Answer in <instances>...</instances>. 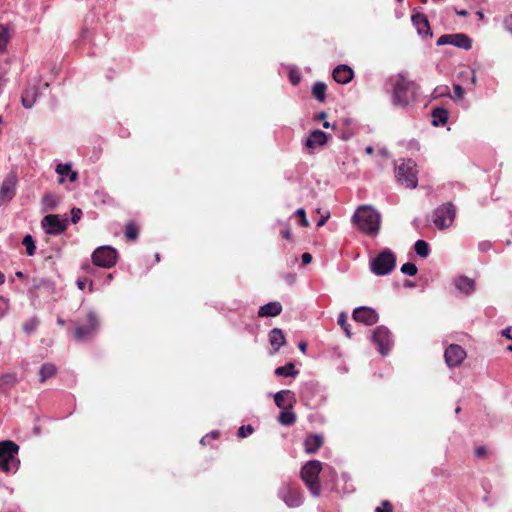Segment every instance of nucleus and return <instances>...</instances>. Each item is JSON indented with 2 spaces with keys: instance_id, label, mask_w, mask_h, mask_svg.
<instances>
[{
  "instance_id": "f257e3e1",
  "label": "nucleus",
  "mask_w": 512,
  "mask_h": 512,
  "mask_svg": "<svg viewBox=\"0 0 512 512\" xmlns=\"http://www.w3.org/2000/svg\"><path fill=\"white\" fill-rule=\"evenodd\" d=\"M417 85L402 73L392 83L391 103L396 108H407L416 100Z\"/></svg>"
},
{
  "instance_id": "f03ea898",
  "label": "nucleus",
  "mask_w": 512,
  "mask_h": 512,
  "mask_svg": "<svg viewBox=\"0 0 512 512\" xmlns=\"http://www.w3.org/2000/svg\"><path fill=\"white\" fill-rule=\"evenodd\" d=\"M353 222L365 234L376 236L380 230V213L371 206H360L352 217Z\"/></svg>"
},
{
  "instance_id": "7ed1b4c3",
  "label": "nucleus",
  "mask_w": 512,
  "mask_h": 512,
  "mask_svg": "<svg viewBox=\"0 0 512 512\" xmlns=\"http://www.w3.org/2000/svg\"><path fill=\"white\" fill-rule=\"evenodd\" d=\"M19 446L11 440L0 441V469L5 473H16L20 466Z\"/></svg>"
},
{
  "instance_id": "20e7f679",
  "label": "nucleus",
  "mask_w": 512,
  "mask_h": 512,
  "mask_svg": "<svg viewBox=\"0 0 512 512\" xmlns=\"http://www.w3.org/2000/svg\"><path fill=\"white\" fill-rule=\"evenodd\" d=\"M322 470V463L318 460L308 461L301 469V479L309 489L313 496H318L321 486L318 481L319 474Z\"/></svg>"
},
{
  "instance_id": "39448f33",
  "label": "nucleus",
  "mask_w": 512,
  "mask_h": 512,
  "mask_svg": "<svg viewBox=\"0 0 512 512\" xmlns=\"http://www.w3.org/2000/svg\"><path fill=\"white\" fill-rule=\"evenodd\" d=\"M396 266V255L389 249H383L375 258L370 261V270L377 276L390 274Z\"/></svg>"
},
{
  "instance_id": "423d86ee",
  "label": "nucleus",
  "mask_w": 512,
  "mask_h": 512,
  "mask_svg": "<svg viewBox=\"0 0 512 512\" xmlns=\"http://www.w3.org/2000/svg\"><path fill=\"white\" fill-rule=\"evenodd\" d=\"M397 181L406 188L413 189L418 184L416 163L412 159L403 160L395 166Z\"/></svg>"
},
{
  "instance_id": "0eeeda50",
  "label": "nucleus",
  "mask_w": 512,
  "mask_h": 512,
  "mask_svg": "<svg viewBox=\"0 0 512 512\" xmlns=\"http://www.w3.org/2000/svg\"><path fill=\"white\" fill-rule=\"evenodd\" d=\"M278 497L289 508H297L303 503V496L296 483L283 482L278 489Z\"/></svg>"
},
{
  "instance_id": "6e6552de",
  "label": "nucleus",
  "mask_w": 512,
  "mask_h": 512,
  "mask_svg": "<svg viewBox=\"0 0 512 512\" xmlns=\"http://www.w3.org/2000/svg\"><path fill=\"white\" fill-rule=\"evenodd\" d=\"M456 217V207L447 202L437 207L433 212V223L439 230L447 229Z\"/></svg>"
},
{
  "instance_id": "1a4fd4ad",
  "label": "nucleus",
  "mask_w": 512,
  "mask_h": 512,
  "mask_svg": "<svg viewBox=\"0 0 512 512\" xmlns=\"http://www.w3.org/2000/svg\"><path fill=\"white\" fill-rule=\"evenodd\" d=\"M118 252L115 248L105 245L100 246L92 253L93 263L101 268L109 269L117 263Z\"/></svg>"
},
{
  "instance_id": "9d476101",
  "label": "nucleus",
  "mask_w": 512,
  "mask_h": 512,
  "mask_svg": "<svg viewBox=\"0 0 512 512\" xmlns=\"http://www.w3.org/2000/svg\"><path fill=\"white\" fill-rule=\"evenodd\" d=\"M372 341L378 346V351L382 356H386L393 346L392 333L385 326H378L374 329Z\"/></svg>"
},
{
  "instance_id": "9b49d317",
  "label": "nucleus",
  "mask_w": 512,
  "mask_h": 512,
  "mask_svg": "<svg viewBox=\"0 0 512 512\" xmlns=\"http://www.w3.org/2000/svg\"><path fill=\"white\" fill-rule=\"evenodd\" d=\"M99 328V319L95 312L89 311L86 315V323L75 326V338L84 341L93 335Z\"/></svg>"
},
{
  "instance_id": "f8f14e48",
  "label": "nucleus",
  "mask_w": 512,
  "mask_h": 512,
  "mask_svg": "<svg viewBox=\"0 0 512 512\" xmlns=\"http://www.w3.org/2000/svg\"><path fill=\"white\" fill-rule=\"evenodd\" d=\"M41 227L46 234L59 235L67 229V219H61L57 214H48L42 218Z\"/></svg>"
},
{
  "instance_id": "ddd939ff",
  "label": "nucleus",
  "mask_w": 512,
  "mask_h": 512,
  "mask_svg": "<svg viewBox=\"0 0 512 512\" xmlns=\"http://www.w3.org/2000/svg\"><path fill=\"white\" fill-rule=\"evenodd\" d=\"M438 46L452 45L457 48L469 50L472 47V39L464 33L444 34L436 42Z\"/></svg>"
},
{
  "instance_id": "4468645a",
  "label": "nucleus",
  "mask_w": 512,
  "mask_h": 512,
  "mask_svg": "<svg viewBox=\"0 0 512 512\" xmlns=\"http://www.w3.org/2000/svg\"><path fill=\"white\" fill-rule=\"evenodd\" d=\"M18 177L16 173L10 172L4 178L0 187V204L7 203L13 199L16 193Z\"/></svg>"
},
{
  "instance_id": "2eb2a0df",
  "label": "nucleus",
  "mask_w": 512,
  "mask_h": 512,
  "mask_svg": "<svg viewBox=\"0 0 512 512\" xmlns=\"http://www.w3.org/2000/svg\"><path fill=\"white\" fill-rule=\"evenodd\" d=\"M40 86L49 87V83L39 80L38 85H29L21 95V103L25 109H31L40 96Z\"/></svg>"
},
{
  "instance_id": "dca6fc26",
  "label": "nucleus",
  "mask_w": 512,
  "mask_h": 512,
  "mask_svg": "<svg viewBox=\"0 0 512 512\" xmlns=\"http://www.w3.org/2000/svg\"><path fill=\"white\" fill-rule=\"evenodd\" d=\"M105 43V36L102 34H97L91 29L83 28L75 40V45L77 47H85L86 45L100 46Z\"/></svg>"
},
{
  "instance_id": "f3484780",
  "label": "nucleus",
  "mask_w": 512,
  "mask_h": 512,
  "mask_svg": "<svg viewBox=\"0 0 512 512\" xmlns=\"http://www.w3.org/2000/svg\"><path fill=\"white\" fill-rule=\"evenodd\" d=\"M352 317L356 322H360L368 326L377 323L379 320L377 311L367 306H360L354 309Z\"/></svg>"
},
{
  "instance_id": "a211bd4d",
  "label": "nucleus",
  "mask_w": 512,
  "mask_h": 512,
  "mask_svg": "<svg viewBox=\"0 0 512 512\" xmlns=\"http://www.w3.org/2000/svg\"><path fill=\"white\" fill-rule=\"evenodd\" d=\"M444 357L445 362L449 367H457L465 359L466 352L461 346L457 344H451L446 348Z\"/></svg>"
},
{
  "instance_id": "6ab92c4d",
  "label": "nucleus",
  "mask_w": 512,
  "mask_h": 512,
  "mask_svg": "<svg viewBox=\"0 0 512 512\" xmlns=\"http://www.w3.org/2000/svg\"><path fill=\"white\" fill-rule=\"evenodd\" d=\"M274 402L280 409H292L296 403L294 392L291 390H281L274 394Z\"/></svg>"
},
{
  "instance_id": "aec40b11",
  "label": "nucleus",
  "mask_w": 512,
  "mask_h": 512,
  "mask_svg": "<svg viewBox=\"0 0 512 512\" xmlns=\"http://www.w3.org/2000/svg\"><path fill=\"white\" fill-rule=\"evenodd\" d=\"M454 286L458 292L470 295L475 291L476 283L473 279L461 275L454 278Z\"/></svg>"
},
{
  "instance_id": "412c9836",
  "label": "nucleus",
  "mask_w": 512,
  "mask_h": 512,
  "mask_svg": "<svg viewBox=\"0 0 512 512\" xmlns=\"http://www.w3.org/2000/svg\"><path fill=\"white\" fill-rule=\"evenodd\" d=\"M333 79L339 84H347L354 77L351 66H335L332 72Z\"/></svg>"
},
{
  "instance_id": "4be33fe9",
  "label": "nucleus",
  "mask_w": 512,
  "mask_h": 512,
  "mask_svg": "<svg viewBox=\"0 0 512 512\" xmlns=\"http://www.w3.org/2000/svg\"><path fill=\"white\" fill-rule=\"evenodd\" d=\"M56 173L60 176L58 182L63 184L67 177L70 182H75L78 179V173L72 170L70 163H59L55 169Z\"/></svg>"
},
{
  "instance_id": "5701e85b",
  "label": "nucleus",
  "mask_w": 512,
  "mask_h": 512,
  "mask_svg": "<svg viewBox=\"0 0 512 512\" xmlns=\"http://www.w3.org/2000/svg\"><path fill=\"white\" fill-rule=\"evenodd\" d=\"M269 342L272 347V354H275L279 351V349L285 345L286 339L283 334V331L279 328H273L269 332Z\"/></svg>"
},
{
  "instance_id": "b1692460",
  "label": "nucleus",
  "mask_w": 512,
  "mask_h": 512,
  "mask_svg": "<svg viewBox=\"0 0 512 512\" xmlns=\"http://www.w3.org/2000/svg\"><path fill=\"white\" fill-rule=\"evenodd\" d=\"M327 134L322 130L316 129L310 133L306 139L305 145L309 149H315L317 146H322L327 142Z\"/></svg>"
},
{
  "instance_id": "393cba45",
  "label": "nucleus",
  "mask_w": 512,
  "mask_h": 512,
  "mask_svg": "<svg viewBox=\"0 0 512 512\" xmlns=\"http://www.w3.org/2000/svg\"><path fill=\"white\" fill-rule=\"evenodd\" d=\"M323 436L320 434H311L304 440V449L307 454H314L323 445Z\"/></svg>"
},
{
  "instance_id": "a878e982",
  "label": "nucleus",
  "mask_w": 512,
  "mask_h": 512,
  "mask_svg": "<svg viewBox=\"0 0 512 512\" xmlns=\"http://www.w3.org/2000/svg\"><path fill=\"white\" fill-rule=\"evenodd\" d=\"M412 23L417 29L419 35H431L430 26L427 17L424 14L416 13L412 15Z\"/></svg>"
},
{
  "instance_id": "bb28decb",
  "label": "nucleus",
  "mask_w": 512,
  "mask_h": 512,
  "mask_svg": "<svg viewBox=\"0 0 512 512\" xmlns=\"http://www.w3.org/2000/svg\"><path fill=\"white\" fill-rule=\"evenodd\" d=\"M282 312V305L278 301L269 302L260 306L258 310L259 317H275Z\"/></svg>"
},
{
  "instance_id": "cd10ccee",
  "label": "nucleus",
  "mask_w": 512,
  "mask_h": 512,
  "mask_svg": "<svg viewBox=\"0 0 512 512\" xmlns=\"http://www.w3.org/2000/svg\"><path fill=\"white\" fill-rule=\"evenodd\" d=\"M432 124L435 127L442 126L447 123L448 111L442 107H436L431 112Z\"/></svg>"
},
{
  "instance_id": "c85d7f7f",
  "label": "nucleus",
  "mask_w": 512,
  "mask_h": 512,
  "mask_svg": "<svg viewBox=\"0 0 512 512\" xmlns=\"http://www.w3.org/2000/svg\"><path fill=\"white\" fill-rule=\"evenodd\" d=\"M274 373L276 376L281 377H295L299 374V371L295 369L292 362H289L284 366L277 367Z\"/></svg>"
},
{
  "instance_id": "c756f323",
  "label": "nucleus",
  "mask_w": 512,
  "mask_h": 512,
  "mask_svg": "<svg viewBox=\"0 0 512 512\" xmlns=\"http://www.w3.org/2000/svg\"><path fill=\"white\" fill-rule=\"evenodd\" d=\"M326 90L327 86L324 82L317 81L314 83L312 87V95L315 97V99L322 103L325 101L326 98Z\"/></svg>"
},
{
  "instance_id": "7c9ffc66",
  "label": "nucleus",
  "mask_w": 512,
  "mask_h": 512,
  "mask_svg": "<svg viewBox=\"0 0 512 512\" xmlns=\"http://www.w3.org/2000/svg\"><path fill=\"white\" fill-rule=\"evenodd\" d=\"M56 373V366L52 363H44L39 370V380L44 383Z\"/></svg>"
},
{
  "instance_id": "2f4dec72",
  "label": "nucleus",
  "mask_w": 512,
  "mask_h": 512,
  "mask_svg": "<svg viewBox=\"0 0 512 512\" xmlns=\"http://www.w3.org/2000/svg\"><path fill=\"white\" fill-rule=\"evenodd\" d=\"M58 197L53 193H47L42 198V205L44 211L54 210L58 205Z\"/></svg>"
},
{
  "instance_id": "473e14b6",
  "label": "nucleus",
  "mask_w": 512,
  "mask_h": 512,
  "mask_svg": "<svg viewBox=\"0 0 512 512\" xmlns=\"http://www.w3.org/2000/svg\"><path fill=\"white\" fill-rule=\"evenodd\" d=\"M278 421L283 426H291L296 421L295 414L291 411V409H283V411L278 416Z\"/></svg>"
},
{
  "instance_id": "72a5a7b5",
  "label": "nucleus",
  "mask_w": 512,
  "mask_h": 512,
  "mask_svg": "<svg viewBox=\"0 0 512 512\" xmlns=\"http://www.w3.org/2000/svg\"><path fill=\"white\" fill-rule=\"evenodd\" d=\"M414 250L421 258H427L430 254V246L424 240H417L414 244Z\"/></svg>"
},
{
  "instance_id": "f704fd0d",
  "label": "nucleus",
  "mask_w": 512,
  "mask_h": 512,
  "mask_svg": "<svg viewBox=\"0 0 512 512\" xmlns=\"http://www.w3.org/2000/svg\"><path fill=\"white\" fill-rule=\"evenodd\" d=\"M338 325L343 329L347 337H351L352 333L350 330V325L348 323V315L345 312H340L337 319Z\"/></svg>"
},
{
  "instance_id": "c9c22d12",
  "label": "nucleus",
  "mask_w": 512,
  "mask_h": 512,
  "mask_svg": "<svg viewBox=\"0 0 512 512\" xmlns=\"http://www.w3.org/2000/svg\"><path fill=\"white\" fill-rule=\"evenodd\" d=\"M10 39V31L8 26L0 25V52H3Z\"/></svg>"
},
{
  "instance_id": "e433bc0d",
  "label": "nucleus",
  "mask_w": 512,
  "mask_h": 512,
  "mask_svg": "<svg viewBox=\"0 0 512 512\" xmlns=\"http://www.w3.org/2000/svg\"><path fill=\"white\" fill-rule=\"evenodd\" d=\"M22 244L25 246L28 256H33L35 254L36 245L33 237L30 234L24 236Z\"/></svg>"
},
{
  "instance_id": "4c0bfd02",
  "label": "nucleus",
  "mask_w": 512,
  "mask_h": 512,
  "mask_svg": "<svg viewBox=\"0 0 512 512\" xmlns=\"http://www.w3.org/2000/svg\"><path fill=\"white\" fill-rule=\"evenodd\" d=\"M125 236L128 240H136L138 238V227L134 222H129L125 226Z\"/></svg>"
},
{
  "instance_id": "58836bf2",
  "label": "nucleus",
  "mask_w": 512,
  "mask_h": 512,
  "mask_svg": "<svg viewBox=\"0 0 512 512\" xmlns=\"http://www.w3.org/2000/svg\"><path fill=\"white\" fill-rule=\"evenodd\" d=\"M38 325L39 320L36 317H33L23 324V330L25 333L31 334L35 331Z\"/></svg>"
},
{
  "instance_id": "ea45409f",
  "label": "nucleus",
  "mask_w": 512,
  "mask_h": 512,
  "mask_svg": "<svg viewBox=\"0 0 512 512\" xmlns=\"http://www.w3.org/2000/svg\"><path fill=\"white\" fill-rule=\"evenodd\" d=\"M400 271L404 275L414 276L417 274L418 269L414 263L407 262L401 266Z\"/></svg>"
},
{
  "instance_id": "a19ab883",
  "label": "nucleus",
  "mask_w": 512,
  "mask_h": 512,
  "mask_svg": "<svg viewBox=\"0 0 512 512\" xmlns=\"http://www.w3.org/2000/svg\"><path fill=\"white\" fill-rule=\"evenodd\" d=\"M302 79V74L300 70L296 67L290 69L289 71V80L292 85H298Z\"/></svg>"
},
{
  "instance_id": "79ce46f5",
  "label": "nucleus",
  "mask_w": 512,
  "mask_h": 512,
  "mask_svg": "<svg viewBox=\"0 0 512 512\" xmlns=\"http://www.w3.org/2000/svg\"><path fill=\"white\" fill-rule=\"evenodd\" d=\"M453 91H454V94L451 96V98L454 101L462 100L463 99V97H464V89H463V87L461 85L455 84L453 86Z\"/></svg>"
},
{
  "instance_id": "37998d69",
  "label": "nucleus",
  "mask_w": 512,
  "mask_h": 512,
  "mask_svg": "<svg viewBox=\"0 0 512 512\" xmlns=\"http://www.w3.org/2000/svg\"><path fill=\"white\" fill-rule=\"evenodd\" d=\"M9 310V301L3 296H0V319L3 318Z\"/></svg>"
},
{
  "instance_id": "c03bdc74",
  "label": "nucleus",
  "mask_w": 512,
  "mask_h": 512,
  "mask_svg": "<svg viewBox=\"0 0 512 512\" xmlns=\"http://www.w3.org/2000/svg\"><path fill=\"white\" fill-rule=\"evenodd\" d=\"M254 431V428L251 425H243L238 429V436L241 438H245L248 435L252 434Z\"/></svg>"
},
{
  "instance_id": "a18cd8bd",
  "label": "nucleus",
  "mask_w": 512,
  "mask_h": 512,
  "mask_svg": "<svg viewBox=\"0 0 512 512\" xmlns=\"http://www.w3.org/2000/svg\"><path fill=\"white\" fill-rule=\"evenodd\" d=\"M82 217V210L80 208H72L71 210V222L73 224H76L79 222V220L81 219Z\"/></svg>"
},
{
  "instance_id": "49530a36",
  "label": "nucleus",
  "mask_w": 512,
  "mask_h": 512,
  "mask_svg": "<svg viewBox=\"0 0 512 512\" xmlns=\"http://www.w3.org/2000/svg\"><path fill=\"white\" fill-rule=\"evenodd\" d=\"M294 214L301 218V221H300L301 226L307 227L309 225V222L306 218L305 210L303 208L297 209Z\"/></svg>"
},
{
  "instance_id": "de8ad7c7",
  "label": "nucleus",
  "mask_w": 512,
  "mask_h": 512,
  "mask_svg": "<svg viewBox=\"0 0 512 512\" xmlns=\"http://www.w3.org/2000/svg\"><path fill=\"white\" fill-rule=\"evenodd\" d=\"M218 435H219L218 431H212L211 433L206 434L205 436H203L201 438V440H200V443L202 445H207V444H209L210 440L217 438Z\"/></svg>"
},
{
  "instance_id": "09e8293b",
  "label": "nucleus",
  "mask_w": 512,
  "mask_h": 512,
  "mask_svg": "<svg viewBox=\"0 0 512 512\" xmlns=\"http://www.w3.org/2000/svg\"><path fill=\"white\" fill-rule=\"evenodd\" d=\"M375 512H392V505L389 501H383L382 506L377 507Z\"/></svg>"
},
{
  "instance_id": "8fccbe9b",
  "label": "nucleus",
  "mask_w": 512,
  "mask_h": 512,
  "mask_svg": "<svg viewBox=\"0 0 512 512\" xmlns=\"http://www.w3.org/2000/svg\"><path fill=\"white\" fill-rule=\"evenodd\" d=\"M6 82H7L6 71L4 69H2V67L0 66V95L3 92Z\"/></svg>"
},
{
  "instance_id": "3c124183",
  "label": "nucleus",
  "mask_w": 512,
  "mask_h": 512,
  "mask_svg": "<svg viewBox=\"0 0 512 512\" xmlns=\"http://www.w3.org/2000/svg\"><path fill=\"white\" fill-rule=\"evenodd\" d=\"M503 24L505 29L512 34V14L504 19Z\"/></svg>"
},
{
  "instance_id": "603ef678",
  "label": "nucleus",
  "mask_w": 512,
  "mask_h": 512,
  "mask_svg": "<svg viewBox=\"0 0 512 512\" xmlns=\"http://www.w3.org/2000/svg\"><path fill=\"white\" fill-rule=\"evenodd\" d=\"M301 260L303 264H309L312 261V255L310 253H303L301 255Z\"/></svg>"
},
{
  "instance_id": "864d4df0",
  "label": "nucleus",
  "mask_w": 512,
  "mask_h": 512,
  "mask_svg": "<svg viewBox=\"0 0 512 512\" xmlns=\"http://www.w3.org/2000/svg\"><path fill=\"white\" fill-rule=\"evenodd\" d=\"M465 73L467 74V76H469L471 83L475 84L476 83V71L474 69H469Z\"/></svg>"
},
{
  "instance_id": "5fc2aeb1",
  "label": "nucleus",
  "mask_w": 512,
  "mask_h": 512,
  "mask_svg": "<svg viewBox=\"0 0 512 512\" xmlns=\"http://www.w3.org/2000/svg\"><path fill=\"white\" fill-rule=\"evenodd\" d=\"M491 248V243L490 242H481L479 244V250L482 251V252H487L489 251Z\"/></svg>"
},
{
  "instance_id": "6e6d98bb",
  "label": "nucleus",
  "mask_w": 512,
  "mask_h": 512,
  "mask_svg": "<svg viewBox=\"0 0 512 512\" xmlns=\"http://www.w3.org/2000/svg\"><path fill=\"white\" fill-rule=\"evenodd\" d=\"M486 452H487V451H486V448H485V447H483V446H480V447H478V448L475 450V455H476L477 457H479V458H480V457L485 456V455H486Z\"/></svg>"
},
{
  "instance_id": "4d7b16f0",
  "label": "nucleus",
  "mask_w": 512,
  "mask_h": 512,
  "mask_svg": "<svg viewBox=\"0 0 512 512\" xmlns=\"http://www.w3.org/2000/svg\"><path fill=\"white\" fill-rule=\"evenodd\" d=\"M281 235L284 239L290 240L292 236L291 229L285 228L284 230L281 231Z\"/></svg>"
},
{
  "instance_id": "13d9d810",
  "label": "nucleus",
  "mask_w": 512,
  "mask_h": 512,
  "mask_svg": "<svg viewBox=\"0 0 512 512\" xmlns=\"http://www.w3.org/2000/svg\"><path fill=\"white\" fill-rule=\"evenodd\" d=\"M47 281L45 279H34L33 287L35 289H39L43 284H46Z\"/></svg>"
},
{
  "instance_id": "bf43d9fd",
  "label": "nucleus",
  "mask_w": 512,
  "mask_h": 512,
  "mask_svg": "<svg viewBox=\"0 0 512 512\" xmlns=\"http://www.w3.org/2000/svg\"><path fill=\"white\" fill-rule=\"evenodd\" d=\"M378 152L384 158H388L390 156L388 149L385 147L380 148Z\"/></svg>"
},
{
  "instance_id": "052dcab7",
  "label": "nucleus",
  "mask_w": 512,
  "mask_h": 512,
  "mask_svg": "<svg viewBox=\"0 0 512 512\" xmlns=\"http://www.w3.org/2000/svg\"><path fill=\"white\" fill-rule=\"evenodd\" d=\"M87 280L86 279H83V280H77V286L80 290H83L86 285H87Z\"/></svg>"
},
{
  "instance_id": "680f3d73",
  "label": "nucleus",
  "mask_w": 512,
  "mask_h": 512,
  "mask_svg": "<svg viewBox=\"0 0 512 512\" xmlns=\"http://www.w3.org/2000/svg\"><path fill=\"white\" fill-rule=\"evenodd\" d=\"M511 328H506L502 331V335L505 336L508 339L512 340V336L510 335Z\"/></svg>"
},
{
  "instance_id": "e2e57ef3",
  "label": "nucleus",
  "mask_w": 512,
  "mask_h": 512,
  "mask_svg": "<svg viewBox=\"0 0 512 512\" xmlns=\"http://www.w3.org/2000/svg\"><path fill=\"white\" fill-rule=\"evenodd\" d=\"M298 348L300 349L301 352L305 353L306 352V348H307V344L303 341L299 342L298 343Z\"/></svg>"
},
{
  "instance_id": "0e129e2a",
  "label": "nucleus",
  "mask_w": 512,
  "mask_h": 512,
  "mask_svg": "<svg viewBox=\"0 0 512 512\" xmlns=\"http://www.w3.org/2000/svg\"><path fill=\"white\" fill-rule=\"evenodd\" d=\"M329 215H326V216H322L318 222H317V226H322L325 224L326 220L328 219Z\"/></svg>"
},
{
  "instance_id": "69168bd1",
  "label": "nucleus",
  "mask_w": 512,
  "mask_h": 512,
  "mask_svg": "<svg viewBox=\"0 0 512 512\" xmlns=\"http://www.w3.org/2000/svg\"><path fill=\"white\" fill-rule=\"evenodd\" d=\"M455 13L458 15V16H462V17H466L468 15V12L466 10H458L455 8Z\"/></svg>"
},
{
  "instance_id": "338daca9",
  "label": "nucleus",
  "mask_w": 512,
  "mask_h": 512,
  "mask_svg": "<svg viewBox=\"0 0 512 512\" xmlns=\"http://www.w3.org/2000/svg\"><path fill=\"white\" fill-rule=\"evenodd\" d=\"M365 152H366L368 155H371V154H373V152H374V148H373L372 146H367V147L365 148Z\"/></svg>"
},
{
  "instance_id": "774afa93",
  "label": "nucleus",
  "mask_w": 512,
  "mask_h": 512,
  "mask_svg": "<svg viewBox=\"0 0 512 512\" xmlns=\"http://www.w3.org/2000/svg\"><path fill=\"white\" fill-rule=\"evenodd\" d=\"M395 15H396V18H398V19H399V18H401V17L404 15V13H403L402 11H400V10H398V9H397V10L395 11Z\"/></svg>"
}]
</instances>
